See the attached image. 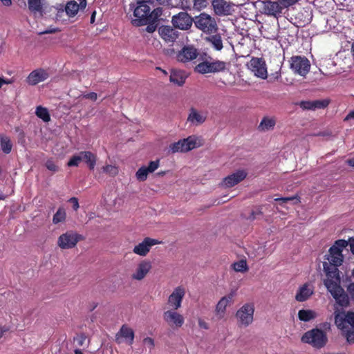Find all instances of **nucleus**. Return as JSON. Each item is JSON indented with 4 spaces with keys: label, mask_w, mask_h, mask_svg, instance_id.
<instances>
[{
    "label": "nucleus",
    "mask_w": 354,
    "mask_h": 354,
    "mask_svg": "<svg viewBox=\"0 0 354 354\" xmlns=\"http://www.w3.org/2000/svg\"><path fill=\"white\" fill-rule=\"evenodd\" d=\"M233 269L236 272H245L248 270L245 260L241 259L232 265Z\"/></svg>",
    "instance_id": "37"
},
{
    "label": "nucleus",
    "mask_w": 354,
    "mask_h": 354,
    "mask_svg": "<svg viewBox=\"0 0 354 354\" xmlns=\"http://www.w3.org/2000/svg\"><path fill=\"white\" fill-rule=\"evenodd\" d=\"M0 146L4 153H10L12 149V143L10 138L5 134H0Z\"/></svg>",
    "instance_id": "33"
},
{
    "label": "nucleus",
    "mask_w": 354,
    "mask_h": 354,
    "mask_svg": "<svg viewBox=\"0 0 354 354\" xmlns=\"http://www.w3.org/2000/svg\"><path fill=\"white\" fill-rule=\"evenodd\" d=\"M262 214H263L262 211L259 208H257V209L252 210L251 212V214H250V216L248 217V219L254 220L255 218H257V216H261Z\"/></svg>",
    "instance_id": "51"
},
{
    "label": "nucleus",
    "mask_w": 354,
    "mask_h": 354,
    "mask_svg": "<svg viewBox=\"0 0 354 354\" xmlns=\"http://www.w3.org/2000/svg\"><path fill=\"white\" fill-rule=\"evenodd\" d=\"M160 37L167 43H174L178 37L179 32L170 26H162L158 28Z\"/></svg>",
    "instance_id": "20"
},
{
    "label": "nucleus",
    "mask_w": 354,
    "mask_h": 354,
    "mask_svg": "<svg viewBox=\"0 0 354 354\" xmlns=\"http://www.w3.org/2000/svg\"><path fill=\"white\" fill-rule=\"evenodd\" d=\"M322 328L325 330H329L330 329V324L328 322H324L322 324Z\"/></svg>",
    "instance_id": "58"
},
{
    "label": "nucleus",
    "mask_w": 354,
    "mask_h": 354,
    "mask_svg": "<svg viewBox=\"0 0 354 354\" xmlns=\"http://www.w3.org/2000/svg\"><path fill=\"white\" fill-rule=\"evenodd\" d=\"M151 269L149 261L143 260L137 266L135 272L131 274L132 279L140 281L143 279Z\"/></svg>",
    "instance_id": "23"
},
{
    "label": "nucleus",
    "mask_w": 354,
    "mask_h": 354,
    "mask_svg": "<svg viewBox=\"0 0 354 354\" xmlns=\"http://www.w3.org/2000/svg\"><path fill=\"white\" fill-rule=\"evenodd\" d=\"M79 1V3H77V1L74 0L69 1L66 3L65 6V11L68 17H75L80 10H84L86 7V0Z\"/></svg>",
    "instance_id": "24"
},
{
    "label": "nucleus",
    "mask_w": 354,
    "mask_h": 354,
    "mask_svg": "<svg viewBox=\"0 0 354 354\" xmlns=\"http://www.w3.org/2000/svg\"><path fill=\"white\" fill-rule=\"evenodd\" d=\"M151 0L138 1L133 10L134 19L131 23L135 26H145L150 21H157L162 13V8H156L151 11L149 3H152Z\"/></svg>",
    "instance_id": "2"
},
{
    "label": "nucleus",
    "mask_w": 354,
    "mask_h": 354,
    "mask_svg": "<svg viewBox=\"0 0 354 354\" xmlns=\"http://www.w3.org/2000/svg\"><path fill=\"white\" fill-rule=\"evenodd\" d=\"M86 338V337L85 335L82 333L80 335H77V337L74 338V341L77 342L79 346H82L84 344Z\"/></svg>",
    "instance_id": "50"
},
{
    "label": "nucleus",
    "mask_w": 354,
    "mask_h": 354,
    "mask_svg": "<svg viewBox=\"0 0 354 354\" xmlns=\"http://www.w3.org/2000/svg\"><path fill=\"white\" fill-rule=\"evenodd\" d=\"M156 22V21H150V22L147 23L146 24L147 26L145 28V30L149 33L153 32L156 30V28H157V25L155 24Z\"/></svg>",
    "instance_id": "49"
},
{
    "label": "nucleus",
    "mask_w": 354,
    "mask_h": 354,
    "mask_svg": "<svg viewBox=\"0 0 354 354\" xmlns=\"http://www.w3.org/2000/svg\"><path fill=\"white\" fill-rule=\"evenodd\" d=\"M84 97L86 99L91 100L92 101H95L97 98V95L95 92H91L84 95Z\"/></svg>",
    "instance_id": "54"
},
{
    "label": "nucleus",
    "mask_w": 354,
    "mask_h": 354,
    "mask_svg": "<svg viewBox=\"0 0 354 354\" xmlns=\"http://www.w3.org/2000/svg\"><path fill=\"white\" fill-rule=\"evenodd\" d=\"M247 174L245 171L239 170L225 177L223 179V183L226 187H232L244 180Z\"/></svg>",
    "instance_id": "25"
},
{
    "label": "nucleus",
    "mask_w": 354,
    "mask_h": 354,
    "mask_svg": "<svg viewBox=\"0 0 354 354\" xmlns=\"http://www.w3.org/2000/svg\"><path fill=\"white\" fill-rule=\"evenodd\" d=\"M12 83V81L11 80L4 79L0 77V88H1L3 84H10Z\"/></svg>",
    "instance_id": "55"
},
{
    "label": "nucleus",
    "mask_w": 354,
    "mask_h": 354,
    "mask_svg": "<svg viewBox=\"0 0 354 354\" xmlns=\"http://www.w3.org/2000/svg\"><path fill=\"white\" fill-rule=\"evenodd\" d=\"M82 161H84L90 170H93L96 164V156L89 151H81Z\"/></svg>",
    "instance_id": "32"
},
{
    "label": "nucleus",
    "mask_w": 354,
    "mask_h": 354,
    "mask_svg": "<svg viewBox=\"0 0 354 354\" xmlns=\"http://www.w3.org/2000/svg\"><path fill=\"white\" fill-rule=\"evenodd\" d=\"M248 66L257 77L263 80L267 78V68L263 58L252 57L248 63Z\"/></svg>",
    "instance_id": "12"
},
{
    "label": "nucleus",
    "mask_w": 354,
    "mask_h": 354,
    "mask_svg": "<svg viewBox=\"0 0 354 354\" xmlns=\"http://www.w3.org/2000/svg\"><path fill=\"white\" fill-rule=\"evenodd\" d=\"M159 243H160V241L157 239L146 237L141 243L133 248V252L136 254L145 257L149 252L152 246Z\"/></svg>",
    "instance_id": "17"
},
{
    "label": "nucleus",
    "mask_w": 354,
    "mask_h": 354,
    "mask_svg": "<svg viewBox=\"0 0 354 354\" xmlns=\"http://www.w3.org/2000/svg\"><path fill=\"white\" fill-rule=\"evenodd\" d=\"M346 162L349 166L354 167V158L348 159Z\"/></svg>",
    "instance_id": "63"
},
{
    "label": "nucleus",
    "mask_w": 354,
    "mask_h": 354,
    "mask_svg": "<svg viewBox=\"0 0 354 354\" xmlns=\"http://www.w3.org/2000/svg\"><path fill=\"white\" fill-rule=\"evenodd\" d=\"M36 115L44 122H48L50 120V115L47 108L38 106L35 111Z\"/></svg>",
    "instance_id": "35"
},
{
    "label": "nucleus",
    "mask_w": 354,
    "mask_h": 354,
    "mask_svg": "<svg viewBox=\"0 0 354 354\" xmlns=\"http://www.w3.org/2000/svg\"><path fill=\"white\" fill-rule=\"evenodd\" d=\"M312 110L321 109L327 107L329 104L328 100H317L312 101Z\"/></svg>",
    "instance_id": "38"
},
{
    "label": "nucleus",
    "mask_w": 354,
    "mask_h": 354,
    "mask_svg": "<svg viewBox=\"0 0 354 354\" xmlns=\"http://www.w3.org/2000/svg\"><path fill=\"white\" fill-rule=\"evenodd\" d=\"M95 15H96V12L95 11H93L92 12V15H91V20H90V22L91 24H93L95 22Z\"/></svg>",
    "instance_id": "62"
},
{
    "label": "nucleus",
    "mask_w": 354,
    "mask_h": 354,
    "mask_svg": "<svg viewBox=\"0 0 354 354\" xmlns=\"http://www.w3.org/2000/svg\"><path fill=\"white\" fill-rule=\"evenodd\" d=\"M276 124V120L274 118L263 117L258 126L260 131H267L273 129Z\"/></svg>",
    "instance_id": "30"
},
{
    "label": "nucleus",
    "mask_w": 354,
    "mask_h": 354,
    "mask_svg": "<svg viewBox=\"0 0 354 354\" xmlns=\"http://www.w3.org/2000/svg\"><path fill=\"white\" fill-rule=\"evenodd\" d=\"M301 342L319 349L326 345L328 337L325 331L316 328L306 332L301 337Z\"/></svg>",
    "instance_id": "6"
},
{
    "label": "nucleus",
    "mask_w": 354,
    "mask_h": 354,
    "mask_svg": "<svg viewBox=\"0 0 354 354\" xmlns=\"http://www.w3.org/2000/svg\"><path fill=\"white\" fill-rule=\"evenodd\" d=\"M334 315L335 324L338 328L344 330L348 328L347 325L351 327L345 330L344 336L349 344L354 343V311L335 310Z\"/></svg>",
    "instance_id": "3"
},
{
    "label": "nucleus",
    "mask_w": 354,
    "mask_h": 354,
    "mask_svg": "<svg viewBox=\"0 0 354 354\" xmlns=\"http://www.w3.org/2000/svg\"><path fill=\"white\" fill-rule=\"evenodd\" d=\"M162 317L167 325L175 329L182 327L185 322V318L176 310H167L163 313Z\"/></svg>",
    "instance_id": "11"
},
{
    "label": "nucleus",
    "mask_w": 354,
    "mask_h": 354,
    "mask_svg": "<svg viewBox=\"0 0 354 354\" xmlns=\"http://www.w3.org/2000/svg\"><path fill=\"white\" fill-rule=\"evenodd\" d=\"M159 160H156L155 161H150L148 167H147V170L149 173L153 172L156 170L159 167Z\"/></svg>",
    "instance_id": "45"
},
{
    "label": "nucleus",
    "mask_w": 354,
    "mask_h": 354,
    "mask_svg": "<svg viewBox=\"0 0 354 354\" xmlns=\"http://www.w3.org/2000/svg\"><path fill=\"white\" fill-rule=\"evenodd\" d=\"M202 60L194 67V71L200 74L216 73L223 72L226 69L227 63L218 59H213L211 57Z\"/></svg>",
    "instance_id": "4"
},
{
    "label": "nucleus",
    "mask_w": 354,
    "mask_h": 354,
    "mask_svg": "<svg viewBox=\"0 0 354 354\" xmlns=\"http://www.w3.org/2000/svg\"><path fill=\"white\" fill-rule=\"evenodd\" d=\"M299 105L304 110H312V101H301Z\"/></svg>",
    "instance_id": "48"
},
{
    "label": "nucleus",
    "mask_w": 354,
    "mask_h": 354,
    "mask_svg": "<svg viewBox=\"0 0 354 354\" xmlns=\"http://www.w3.org/2000/svg\"><path fill=\"white\" fill-rule=\"evenodd\" d=\"M46 168L52 171L56 172L58 171V167L55 165L53 160H48L45 164Z\"/></svg>",
    "instance_id": "47"
},
{
    "label": "nucleus",
    "mask_w": 354,
    "mask_h": 354,
    "mask_svg": "<svg viewBox=\"0 0 354 354\" xmlns=\"http://www.w3.org/2000/svg\"><path fill=\"white\" fill-rule=\"evenodd\" d=\"M194 23L196 28L207 35L216 33L218 30L216 19L205 12L196 16L194 18Z\"/></svg>",
    "instance_id": "5"
},
{
    "label": "nucleus",
    "mask_w": 354,
    "mask_h": 354,
    "mask_svg": "<svg viewBox=\"0 0 354 354\" xmlns=\"http://www.w3.org/2000/svg\"><path fill=\"white\" fill-rule=\"evenodd\" d=\"M49 75L47 71L43 68H38L32 71L27 77L26 82L29 85H36L41 82H44L48 78Z\"/></svg>",
    "instance_id": "21"
},
{
    "label": "nucleus",
    "mask_w": 354,
    "mask_h": 354,
    "mask_svg": "<svg viewBox=\"0 0 354 354\" xmlns=\"http://www.w3.org/2000/svg\"><path fill=\"white\" fill-rule=\"evenodd\" d=\"M198 325L201 328H203L205 329L208 328V324L202 319L198 320Z\"/></svg>",
    "instance_id": "57"
},
{
    "label": "nucleus",
    "mask_w": 354,
    "mask_h": 354,
    "mask_svg": "<svg viewBox=\"0 0 354 354\" xmlns=\"http://www.w3.org/2000/svg\"><path fill=\"white\" fill-rule=\"evenodd\" d=\"M294 200H297V201H299L297 196H290V197H281V198H277L274 199L275 201L279 202L280 204L288 203L289 201H292Z\"/></svg>",
    "instance_id": "46"
},
{
    "label": "nucleus",
    "mask_w": 354,
    "mask_h": 354,
    "mask_svg": "<svg viewBox=\"0 0 354 354\" xmlns=\"http://www.w3.org/2000/svg\"><path fill=\"white\" fill-rule=\"evenodd\" d=\"M70 203L73 204V208L74 210L77 211L80 207L78 199L75 197H72L68 201Z\"/></svg>",
    "instance_id": "52"
},
{
    "label": "nucleus",
    "mask_w": 354,
    "mask_h": 354,
    "mask_svg": "<svg viewBox=\"0 0 354 354\" xmlns=\"http://www.w3.org/2000/svg\"><path fill=\"white\" fill-rule=\"evenodd\" d=\"M143 342L145 344L149 346L150 348H152L154 346V340L151 337H148L145 338Z\"/></svg>",
    "instance_id": "53"
},
{
    "label": "nucleus",
    "mask_w": 354,
    "mask_h": 354,
    "mask_svg": "<svg viewBox=\"0 0 354 354\" xmlns=\"http://www.w3.org/2000/svg\"><path fill=\"white\" fill-rule=\"evenodd\" d=\"M351 119H354V111H351L344 118V120H349Z\"/></svg>",
    "instance_id": "59"
},
{
    "label": "nucleus",
    "mask_w": 354,
    "mask_h": 354,
    "mask_svg": "<svg viewBox=\"0 0 354 354\" xmlns=\"http://www.w3.org/2000/svg\"><path fill=\"white\" fill-rule=\"evenodd\" d=\"M348 245V241L339 239L329 248L328 253L325 255L328 261L323 263L324 271L326 278L324 284L338 305L348 306V298L345 290L341 286V277L338 267L344 261L342 251Z\"/></svg>",
    "instance_id": "1"
},
{
    "label": "nucleus",
    "mask_w": 354,
    "mask_h": 354,
    "mask_svg": "<svg viewBox=\"0 0 354 354\" xmlns=\"http://www.w3.org/2000/svg\"><path fill=\"white\" fill-rule=\"evenodd\" d=\"M198 50L193 45H187L183 47L176 55V59L182 63L189 62L198 57Z\"/></svg>",
    "instance_id": "14"
},
{
    "label": "nucleus",
    "mask_w": 354,
    "mask_h": 354,
    "mask_svg": "<svg viewBox=\"0 0 354 354\" xmlns=\"http://www.w3.org/2000/svg\"><path fill=\"white\" fill-rule=\"evenodd\" d=\"M281 69V67L279 68V71H280ZM273 75V79L275 80H278L279 77H280V73L279 71H277L275 72L274 74L272 75Z\"/></svg>",
    "instance_id": "61"
},
{
    "label": "nucleus",
    "mask_w": 354,
    "mask_h": 354,
    "mask_svg": "<svg viewBox=\"0 0 354 354\" xmlns=\"http://www.w3.org/2000/svg\"><path fill=\"white\" fill-rule=\"evenodd\" d=\"M102 170L104 172L109 174L111 176H115L118 174V167L111 165H106L102 167Z\"/></svg>",
    "instance_id": "42"
},
{
    "label": "nucleus",
    "mask_w": 354,
    "mask_h": 354,
    "mask_svg": "<svg viewBox=\"0 0 354 354\" xmlns=\"http://www.w3.org/2000/svg\"><path fill=\"white\" fill-rule=\"evenodd\" d=\"M206 120V116L201 114L196 109L191 108L187 121L193 124L198 125L203 124Z\"/></svg>",
    "instance_id": "29"
},
{
    "label": "nucleus",
    "mask_w": 354,
    "mask_h": 354,
    "mask_svg": "<svg viewBox=\"0 0 354 354\" xmlns=\"http://www.w3.org/2000/svg\"><path fill=\"white\" fill-rule=\"evenodd\" d=\"M262 9L265 15L274 16L275 17H277V15H279L283 10L278 0L277 1H272L270 0L263 1Z\"/></svg>",
    "instance_id": "22"
},
{
    "label": "nucleus",
    "mask_w": 354,
    "mask_h": 354,
    "mask_svg": "<svg viewBox=\"0 0 354 354\" xmlns=\"http://www.w3.org/2000/svg\"><path fill=\"white\" fill-rule=\"evenodd\" d=\"M212 6L216 15L225 16L232 14L234 11L233 8L235 5L225 0H212Z\"/></svg>",
    "instance_id": "15"
},
{
    "label": "nucleus",
    "mask_w": 354,
    "mask_h": 354,
    "mask_svg": "<svg viewBox=\"0 0 354 354\" xmlns=\"http://www.w3.org/2000/svg\"><path fill=\"white\" fill-rule=\"evenodd\" d=\"M205 41L210 43L216 50H221L223 48L221 36L217 32L206 37Z\"/></svg>",
    "instance_id": "31"
},
{
    "label": "nucleus",
    "mask_w": 354,
    "mask_h": 354,
    "mask_svg": "<svg viewBox=\"0 0 354 354\" xmlns=\"http://www.w3.org/2000/svg\"><path fill=\"white\" fill-rule=\"evenodd\" d=\"M149 173L147 167L143 166L136 171V176L139 181H145L147 180Z\"/></svg>",
    "instance_id": "39"
},
{
    "label": "nucleus",
    "mask_w": 354,
    "mask_h": 354,
    "mask_svg": "<svg viewBox=\"0 0 354 354\" xmlns=\"http://www.w3.org/2000/svg\"><path fill=\"white\" fill-rule=\"evenodd\" d=\"M299 0H278L282 10L296 4Z\"/></svg>",
    "instance_id": "44"
},
{
    "label": "nucleus",
    "mask_w": 354,
    "mask_h": 354,
    "mask_svg": "<svg viewBox=\"0 0 354 354\" xmlns=\"http://www.w3.org/2000/svg\"><path fill=\"white\" fill-rule=\"evenodd\" d=\"M187 77L186 73L182 70L172 69L169 76V80L174 84L183 86Z\"/></svg>",
    "instance_id": "27"
},
{
    "label": "nucleus",
    "mask_w": 354,
    "mask_h": 354,
    "mask_svg": "<svg viewBox=\"0 0 354 354\" xmlns=\"http://www.w3.org/2000/svg\"><path fill=\"white\" fill-rule=\"evenodd\" d=\"M196 138L189 136L187 138L179 140L178 142L171 143L169 147V151L171 153L178 152L185 153L197 147Z\"/></svg>",
    "instance_id": "9"
},
{
    "label": "nucleus",
    "mask_w": 354,
    "mask_h": 354,
    "mask_svg": "<svg viewBox=\"0 0 354 354\" xmlns=\"http://www.w3.org/2000/svg\"><path fill=\"white\" fill-rule=\"evenodd\" d=\"M169 0H156L159 5H166L168 3Z\"/></svg>",
    "instance_id": "64"
},
{
    "label": "nucleus",
    "mask_w": 354,
    "mask_h": 354,
    "mask_svg": "<svg viewBox=\"0 0 354 354\" xmlns=\"http://www.w3.org/2000/svg\"><path fill=\"white\" fill-rule=\"evenodd\" d=\"M348 245H349L350 250H351V253L354 255V238L349 239Z\"/></svg>",
    "instance_id": "56"
},
{
    "label": "nucleus",
    "mask_w": 354,
    "mask_h": 354,
    "mask_svg": "<svg viewBox=\"0 0 354 354\" xmlns=\"http://www.w3.org/2000/svg\"><path fill=\"white\" fill-rule=\"evenodd\" d=\"M346 291L345 292V294L347 295L348 298V306H342L339 305V306L342 308H346L350 306V300H352L354 301V282L350 283L348 286L346 287Z\"/></svg>",
    "instance_id": "40"
},
{
    "label": "nucleus",
    "mask_w": 354,
    "mask_h": 354,
    "mask_svg": "<svg viewBox=\"0 0 354 354\" xmlns=\"http://www.w3.org/2000/svg\"><path fill=\"white\" fill-rule=\"evenodd\" d=\"M313 292V286L306 283L299 288L295 295V299L299 302L305 301L310 297Z\"/></svg>",
    "instance_id": "26"
},
{
    "label": "nucleus",
    "mask_w": 354,
    "mask_h": 354,
    "mask_svg": "<svg viewBox=\"0 0 354 354\" xmlns=\"http://www.w3.org/2000/svg\"><path fill=\"white\" fill-rule=\"evenodd\" d=\"M66 214L65 209L63 207H59L53 216V223L54 224H57L64 221L66 219Z\"/></svg>",
    "instance_id": "36"
},
{
    "label": "nucleus",
    "mask_w": 354,
    "mask_h": 354,
    "mask_svg": "<svg viewBox=\"0 0 354 354\" xmlns=\"http://www.w3.org/2000/svg\"><path fill=\"white\" fill-rule=\"evenodd\" d=\"M194 8L197 10H201L206 8L208 5L207 0H193Z\"/></svg>",
    "instance_id": "43"
},
{
    "label": "nucleus",
    "mask_w": 354,
    "mask_h": 354,
    "mask_svg": "<svg viewBox=\"0 0 354 354\" xmlns=\"http://www.w3.org/2000/svg\"><path fill=\"white\" fill-rule=\"evenodd\" d=\"M193 22L194 18L186 12H180L177 15H174L171 19V23L174 28L180 30L189 29Z\"/></svg>",
    "instance_id": "13"
},
{
    "label": "nucleus",
    "mask_w": 354,
    "mask_h": 354,
    "mask_svg": "<svg viewBox=\"0 0 354 354\" xmlns=\"http://www.w3.org/2000/svg\"><path fill=\"white\" fill-rule=\"evenodd\" d=\"M45 0H26V6L28 10L35 17H42L46 14V5Z\"/></svg>",
    "instance_id": "18"
},
{
    "label": "nucleus",
    "mask_w": 354,
    "mask_h": 354,
    "mask_svg": "<svg viewBox=\"0 0 354 354\" xmlns=\"http://www.w3.org/2000/svg\"><path fill=\"white\" fill-rule=\"evenodd\" d=\"M185 294V289L181 286H178L174 290L167 301V305L171 308L170 310H178L181 307Z\"/></svg>",
    "instance_id": "16"
},
{
    "label": "nucleus",
    "mask_w": 354,
    "mask_h": 354,
    "mask_svg": "<svg viewBox=\"0 0 354 354\" xmlns=\"http://www.w3.org/2000/svg\"><path fill=\"white\" fill-rule=\"evenodd\" d=\"M122 338L125 339L129 345H131L134 339V331L127 325L124 324L115 335V341L120 344L122 342Z\"/></svg>",
    "instance_id": "19"
},
{
    "label": "nucleus",
    "mask_w": 354,
    "mask_h": 354,
    "mask_svg": "<svg viewBox=\"0 0 354 354\" xmlns=\"http://www.w3.org/2000/svg\"><path fill=\"white\" fill-rule=\"evenodd\" d=\"M317 314L312 310H300L298 312V317L301 321L309 322L316 317Z\"/></svg>",
    "instance_id": "34"
},
{
    "label": "nucleus",
    "mask_w": 354,
    "mask_h": 354,
    "mask_svg": "<svg viewBox=\"0 0 354 354\" xmlns=\"http://www.w3.org/2000/svg\"><path fill=\"white\" fill-rule=\"evenodd\" d=\"M82 161V155L81 154V151L76 155H73L68 162H67L68 167H77L80 162Z\"/></svg>",
    "instance_id": "41"
},
{
    "label": "nucleus",
    "mask_w": 354,
    "mask_h": 354,
    "mask_svg": "<svg viewBox=\"0 0 354 354\" xmlns=\"http://www.w3.org/2000/svg\"><path fill=\"white\" fill-rule=\"evenodd\" d=\"M84 239V236L73 231H67L60 235L57 240V245L61 249H71L75 247L77 243Z\"/></svg>",
    "instance_id": "7"
},
{
    "label": "nucleus",
    "mask_w": 354,
    "mask_h": 354,
    "mask_svg": "<svg viewBox=\"0 0 354 354\" xmlns=\"http://www.w3.org/2000/svg\"><path fill=\"white\" fill-rule=\"evenodd\" d=\"M232 295H228L227 296L223 297L218 302L215 312L219 316V318H222L226 310V307L232 300Z\"/></svg>",
    "instance_id": "28"
},
{
    "label": "nucleus",
    "mask_w": 354,
    "mask_h": 354,
    "mask_svg": "<svg viewBox=\"0 0 354 354\" xmlns=\"http://www.w3.org/2000/svg\"><path fill=\"white\" fill-rule=\"evenodd\" d=\"M5 6H10L12 5V0H1Z\"/></svg>",
    "instance_id": "60"
},
{
    "label": "nucleus",
    "mask_w": 354,
    "mask_h": 354,
    "mask_svg": "<svg viewBox=\"0 0 354 354\" xmlns=\"http://www.w3.org/2000/svg\"><path fill=\"white\" fill-rule=\"evenodd\" d=\"M290 68L295 74H298L302 77H306L310 71V61L304 56H292L290 58Z\"/></svg>",
    "instance_id": "8"
},
{
    "label": "nucleus",
    "mask_w": 354,
    "mask_h": 354,
    "mask_svg": "<svg viewBox=\"0 0 354 354\" xmlns=\"http://www.w3.org/2000/svg\"><path fill=\"white\" fill-rule=\"evenodd\" d=\"M254 312V305L252 304H245L236 313V317L240 325L248 326L253 321Z\"/></svg>",
    "instance_id": "10"
}]
</instances>
